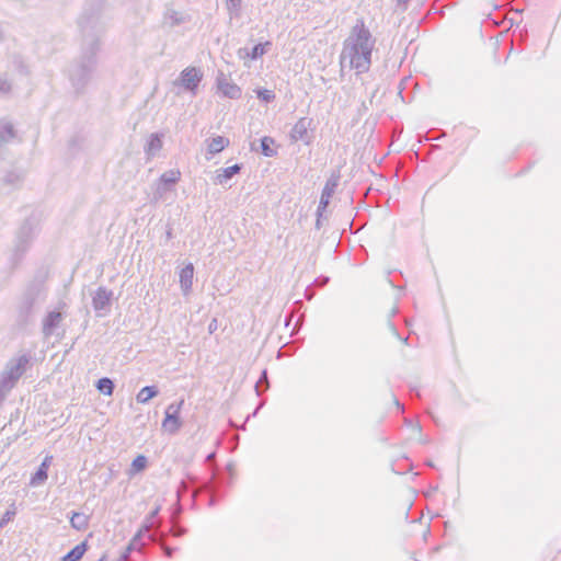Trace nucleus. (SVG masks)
<instances>
[{
	"instance_id": "1",
	"label": "nucleus",
	"mask_w": 561,
	"mask_h": 561,
	"mask_svg": "<svg viewBox=\"0 0 561 561\" xmlns=\"http://www.w3.org/2000/svg\"><path fill=\"white\" fill-rule=\"evenodd\" d=\"M374 43L369 30L365 26L364 21H360L353 27L352 37L344 46L342 59L347 60L350 66L358 72L368 70Z\"/></svg>"
},
{
	"instance_id": "2",
	"label": "nucleus",
	"mask_w": 561,
	"mask_h": 561,
	"mask_svg": "<svg viewBox=\"0 0 561 561\" xmlns=\"http://www.w3.org/2000/svg\"><path fill=\"white\" fill-rule=\"evenodd\" d=\"M183 401H180L178 404H170L165 410V416L162 421V430L167 433H175L182 425L180 419V412L182 408Z\"/></svg>"
},
{
	"instance_id": "3",
	"label": "nucleus",
	"mask_w": 561,
	"mask_h": 561,
	"mask_svg": "<svg viewBox=\"0 0 561 561\" xmlns=\"http://www.w3.org/2000/svg\"><path fill=\"white\" fill-rule=\"evenodd\" d=\"M203 73L199 69L195 67H187L182 70L180 76V83L185 89L196 92L199 82L202 81Z\"/></svg>"
},
{
	"instance_id": "4",
	"label": "nucleus",
	"mask_w": 561,
	"mask_h": 561,
	"mask_svg": "<svg viewBox=\"0 0 561 561\" xmlns=\"http://www.w3.org/2000/svg\"><path fill=\"white\" fill-rule=\"evenodd\" d=\"M217 88L224 96L229 99H237L241 95L240 87L224 77L218 78Z\"/></svg>"
},
{
	"instance_id": "5",
	"label": "nucleus",
	"mask_w": 561,
	"mask_h": 561,
	"mask_svg": "<svg viewBox=\"0 0 561 561\" xmlns=\"http://www.w3.org/2000/svg\"><path fill=\"white\" fill-rule=\"evenodd\" d=\"M51 456H46L35 474L31 478L32 485H38L47 479V471L51 463Z\"/></svg>"
},
{
	"instance_id": "6",
	"label": "nucleus",
	"mask_w": 561,
	"mask_h": 561,
	"mask_svg": "<svg viewBox=\"0 0 561 561\" xmlns=\"http://www.w3.org/2000/svg\"><path fill=\"white\" fill-rule=\"evenodd\" d=\"M229 146V139L222 136H216L213 137L208 141V151L209 153H218L221 152L224 149H226Z\"/></svg>"
},
{
	"instance_id": "7",
	"label": "nucleus",
	"mask_w": 561,
	"mask_h": 561,
	"mask_svg": "<svg viewBox=\"0 0 561 561\" xmlns=\"http://www.w3.org/2000/svg\"><path fill=\"white\" fill-rule=\"evenodd\" d=\"M194 267L192 264L186 265L180 273L181 286L185 291H188L193 284Z\"/></svg>"
},
{
	"instance_id": "8",
	"label": "nucleus",
	"mask_w": 561,
	"mask_h": 561,
	"mask_svg": "<svg viewBox=\"0 0 561 561\" xmlns=\"http://www.w3.org/2000/svg\"><path fill=\"white\" fill-rule=\"evenodd\" d=\"M87 548H88L87 541H83V542L77 545L60 561H79L85 553Z\"/></svg>"
},
{
	"instance_id": "9",
	"label": "nucleus",
	"mask_w": 561,
	"mask_h": 561,
	"mask_svg": "<svg viewBox=\"0 0 561 561\" xmlns=\"http://www.w3.org/2000/svg\"><path fill=\"white\" fill-rule=\"evenodd\" d=\"M70 523L77 530H84L89 525V516L82 513H75L71 516Z\"/></svg>"
},
{
	"instance_id": "10",
	"label": "nucleus",
	"mask_w": 561,
	"mask_h": 561,
	"mask_svg": "<svg viewBox=\"0 0 561 561\" xmlns=\"http://www.w3.org/2000/svg\"><path fill=\"white\" fill-rule=\"evenodd\" d=\"M239 171H240V165L234 164V165L222 169L217 174L216 179H217L218 183H224L227 180L231 179L234 174L239 173Z\"/></svg>"
},
{
	"instance_id": "11",
	"label": "nucleus",
	"mask_w": 561,
	"mask_h": 561,
	"mask_svg": "<svg viewBox=\"0 0 561 561\" xmlns=\"http://www.w3.org/2000/svg\"><path fill=\"white\" fill-rule=\"evenodd\" d=\"M157 394L154 387H144L137 394V401L146 403Z\"/></svg>"
},
{
	"instance_id": "12",
	"label": "nucleus",
	"mask_w": 561,
	"mask_h": 561,
	"mask_svg": "<svg viewBox=\"0 0 561 561\" xmlns=\"http://www.w3.org/2000/svg\"><path fill=\"white\" fill-rule=\"evenodd\" d=\"M181 178V172L178 169L170 170L163 173L160 178V181L164 184H173L176 183Z\"/></svg>"
},
{
	"instance_id": "13",
	"label": "nucleus",
	"mask_w": 561,
	"mask_h": 561,
	"mask_svg": "<svg viewBox=\"0 0 561 561\" xmlns=\"http://www.w3.org/2000/svg\"><path fill=\"white\" fill-rule=\"evenodd\" d=\"M96 388L100 392L111 396L113 393L114 385L111 379L102 378L98 381Z\"/></svg>"
},
{
	"instance_id": "14",
	"label": "nucleus",
	"mask_w": 561,
	"mask_h": 561,
	"mask_svg": "<svg viewBox=\"0 0 561 561\" xmlns=\"http://www.w3.org/2000/svg\"><path fill=\"white\" fill-rule=\"evenodd\" d=\"M274 140L270 137H263L261 140L262 152L266 157H273L276 152L273 149Z\"/></svg>"
},
{
	"instance_id": "15",
	"label": "nucleus",
	"mask_w": 561,
	"mask_h": 561,
	"mask_svg": "<svg viewBox=\"0 0 561 561\" xmlns=\"http://www.w3.org/2000/svg\"><path fill=\"white\" fill-rule=\"evenodd\" d=\"M147 466V458L142 455L137 456L131 462V471L138 473Z\"/></svg>"
},
{
	"instance_id": "16",
	"label": "nucleus",
	"mask_w": 561,
	"mask_h": 561,
	"mask_svg": "<svg viewBox=\"0 0 561 561\" xmlns=\"http://www.w3.org/2000/svg\"><path fill=\"white\" fill-rule=\"evenodd\" d=\"M270 45L268 42H266L265 44H257L253 47L251 54H250V58L251 59H256L257 57L264 55L265 53V46Z\"/></svg>"
},
{
	"instance_id": "17",
	"label": "nucleus",
	"mask_w": 561,
	"mask_h": 561,
	"mask_svg": "<svg viewBox=\"0 0 561 561\" xmlns=\"http://www.w3.org/2000/svg\"><path fill=\"white\" fill-rule=\"evenodd\" d=\"M256 95H257L261 100H263V101H265V102H271V101H273V100H274V98H275L274 92H273V91H271V90H266V89L257 90V91H256Z\"/></svg>"
},
{
	"instance_id": "18",
	"label": "nucleus",
	"mask_w": 561,
	"mask_h": 561,
	"mask_svg": "<svg viewBox=\"0 0 561 561\" xmlns=\"http://www.w3.org/2000/svg\"><path fill=\"white\" fill-rule=\"evenodd\" d=\"M60 320H61V313H59V312L49 313V316L47 317L46 325L51 328V327L56 325L57 323H59Z\"/></svg>"
},
{
	"instance_id": "19",
	"label": "nucleus",
	"mask_w": 561,
	"mask_h": 561,
	"mask_svg": "<svg viewBox=\"0 0 561 561\" xmlns=\"http://www.w3.org/2000/svg\"><path fill=\"white\" fill-rule=\"evenodd\" d=\"M14 515V512H7L1 522H0V526H3L7 522L11 520L12 516Z\"/></svg>"
},
{
	"instance_id": "20",
	"label": "nucleus",
	"mask_w": 561,
	"mask_h": 561,
	"mask_svg": "<svg viewBox=\"0 0 561 561\" xmlns=\"http://www.w3.org/2000/svg\"><path fill=\"white\" fill-rule=\"evenodd\" d=\"M230 9H237L240 5V0H227Z\"/></svg>"
}]
</instances>
